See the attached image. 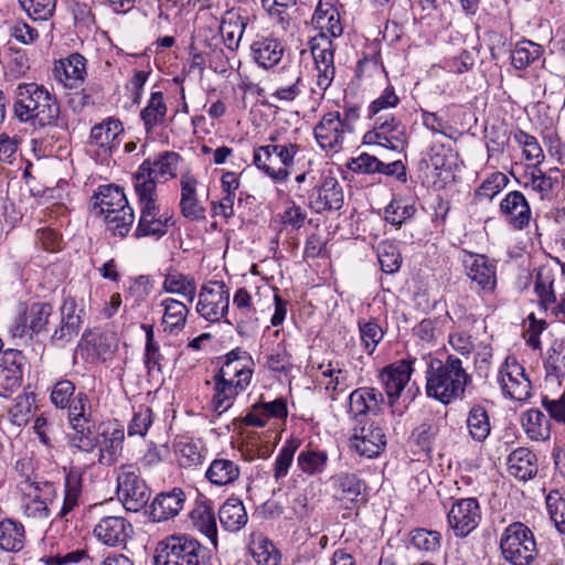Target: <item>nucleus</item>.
I'll return each instance as SVG.
<instances>
[{
  "label": "nucleus",
  "instance_id": "f257e3e1",
  "mask_svg": "<svg viewBox=\"0 0 565 565\" xmlns=\"http://www.w3.org/2000/svg\"><path fill=\"white\" fill-rule=\"evenodd\" d=\"M426 362V394L444 405L457 398H462L466 387L471 383V376L462 367V361L448 355L441 361L431 354L424 355Z\"/></svg>",
  "mask_w": 565,
  "mask_h": 565
},
{
  "label": "nucleus",
  "instance_id": "f03ea898",
  "mask_svg": "<svg viewBox=\"0 0 565 565\" xmlns=\"http://www.w3.org/2000/svg\"><path fill=\"white\" fill-rule=\"evenodd\" d=\"M14 114L20 121L33 126L63 127L60 124V104L44 86L21 83L15 90Z\"/></svg>",
  "mask_w": 565,
  "mask_h": 565
},
{
  "label": "nucleus",
  "instance_id": "7ed1b4c3",
  "mask_svg": "<svg viewBox=\"0 0 565 565\" xmlns=\"http://www.w3.org/2000/svg\"><path fill=\"white\" fill-rule=\"evenodd\" d=\"M209 550L189 534H172L157 544L154 565H209Z\"/></svg>",
  "mask_w": 565,
  "mask_h": 565
},
{
  "label": "nucleus",
  "instance_id": "20e7f679",
  "mask_svg": "<svg viewBox=\"0 0 565 565\" xmlns=\"http://www.w3.org/2000/svg\"><path fill=\"white\" fill-rule=\"evenodd\" d=\"M300 147L294 142L268 143L254 149L253 163L276 183L289 178L288 168L294 166Z\"/></svg>",
  "mask_w": 565,
  "mask_h": 565
},
{
  "label": "nucleus",
  "instance_id": "39448f33",
  "mask_svg": "<svg viewBox=\"0 0 565 565\" xmlns=\"http://www.w3.org/2000/svg\"><path fill=\"white\" fill-rule=\"evenodd\" d=\"M500 550L512 565H531L537 556L533 532L522 522L509 524L501 534Z\"/></svg>",
  "mask_w": 565,
  "mask_h": 565
},
{
  "label": "nucleus",
  "instance_id": "423d86ee",
  "mask_svg": "<svg viewBox=\"0 0 565 565\" xmlns=\"http://www.w3.org/2000/svg\"><path fill=\"white\" fill-rule=\"evenodd\" d=\"M181 160L180 153L174 151H163L153 159H146L134 174L135 189L142 190L143 193H157V183L160 179L168 181L177 177Z\"/></svg>",
  "mask_w": 565,
  "mask_h": 565
},
{
  "label": "nucleus",
  "instance_id": "0eeeda50",
  "mask_svg": "<svg viewBox=\"0 0 565 565\" xmlns=\"http://www.w3.org/2000/svg\"><path fill=\"white\" fill-rule=\"evenodd\" d=\"M135 192L138 198L140 217L134 236L136 238L147 236L162 237L167 234L169 227L173 225L172 215L168 212L160 213L156 192L143 193L139 189H135Z\"/></svg>",
  "mask_w": 565,
  "mask_h": 565
},
{
  "label": "nucleus",
  "instance_id": "6e6552de",
  "mask_svg": "<svg viewBox=\"0 0 565 565\" xmlns=\"http://www.w3.org/2000/svg\"><path fill=\"white\" fill-rule=\"evenodd\" d=\"M117 497L124 508L129 512L142 510L151 495L139 469L132 465H122L117 472Z\"/></svg>",
  "mask_w": 565,
  "mask_h": 565
},
{
  "label": "nucleus",
  "instance_id": "1a4fd4ad",
  "mask_svg": "<svg viewBox=\"0 0 565 565\" xmlns=\"http://www.w3.org/2000/svg\"><path fill=\"white\" fill-rule=\"evenodd\" d=\"M54 307L50 302L38 301L30 306L20 305L18 316L9 327V332L13 338L39 335L47 331V324Z\"/></svg>",
  "mask_w": 565,
  "mask_h": 565
},
{
  "label": "nucleus",
  "instance_id": "9d476101",
  "mask_svg": "<svg viewBox=\"0 0 565 565\" xmlns=\"http://www.w3.org/2000/svg\"><path fill=\"white\" fill-rule=\"evenodd\" d=\"M230 288L222 280L204 284L199 292L196 312L210 322H218L228 312Z\"/></svg>",
  "mask_w": 565,
  "mask_h": 565
},
{
  "label": "nucleus",
  "instance_id": "9b49d317",
  "mask_svg": "<svg viewBox=\"0 0 565 565\" xmlns=\"http://www.w3.org/2000/svg\"><path fill=\"white\" fill-rule=\"evenodd\" d=\"M498 384L502 393L513 401L525 402L532 396L531 380L514 356H508L501 365Z\"/></svg>",
  "mask_w": 565,
  "mask_h": 565
},
{
  "label": "nucleus",
  "instance_id": "f8f14e48",
  "mask_svg": "<svg viewBox=\"0 0 565 565\" xmlns=\"http://www.w3.org/2000/svg\"><path fill=\"white\" fill-rule=\"evenodd\" d=\"M481 521V508L476 498L456 500L447 514L449 527L457 537L468 536Z\"/></svg>",
  "mask_w": 565,
  "mask_h": 565
},
{
  "label": "nucleus",
  "instance_id": "ddd939ff",
  "mask_svg": "<svg viewBox=\"0 0 565 565\" xmlns=\"http://www.w3.org/2000/svg\"><path fill=\"white\" fill-rule=\"evenodd\" d=\"M58 311L60 323L51 334V342L53 344L65 345L79 333L81 326L83 323L81 316L83 309H78V305L74 296L64 294Z\"/></svg>",
  "mask_w": 565,
  "mask_h": 565
},
{
  "label": "nucleus",
  "instance_id": "4468645a",
  "mask_svg": "<svg viewBox=\"0 0 565 565\" xmlns=\"http://www.w3.org/2000/svg\"><path fill=\"white\" fill-rule=\"evenodd\" d=\"M310 50L317 70V86L326 92L335 74L333 43L326 34H318L310 42Z\"/></svg>",
  "mask_w": 565,
  "mask_h": 565
},
{
  "label": "nucleus",
  "instance_id": "2eb2a0df",
  "mask_svg": "<svg viewBox=\"0 0 565 565\" xmlns=\"http://www.w3.org/2000/svg\"><path fill=\"white\" fill-rule=\"evenodd\" d=\"M416 358L408 355L406 359L396 361L385 366L380 373V380L391 406L399 398L406 384L414 372Z\"/></svg>",
  "mask_w": 565,
  "mask_h": 565
},
{
  "label": "nucleus",
  "instance_id": "dca6fc26",
  "mask_svg": "<svg viewBox=\"0 0 565 565\" xmlns=\"http://www.w3.org/2000/svg\"><path fill=\"white\" fill-rule=\"evenodd\" d=\"M79 411V413H74V415L79 416H73L72 419L67 420L72 429L68 441L72 447L90 452L99 445L100 433L96 430L93 409L85 412L84 408H81Z\"/></svg>",
  "mask_w": 565,
  "mask_h": 565
},
{
  "label": "nucleus",
  "instance_id": "f3484780",
  "mask_svg": "<svg viewBox=\"0 0 565 565\" xmlns=\"http://www.w3.org/2000/svg\"><path fill=\"white\" fill-rule=\"evenodd\" d=\"M224 359L223 365L215 373L238 383L239 387L247 388L255 366L252 355L241 348H235L226 353Z\"/></svg>",
  "mask_w": 565,
  "mask_h": 565
},
{
  "label": "nucleus",
  "instance_id": "a211bd4d",
  "mask_svg": "<svg viewBox=\"0 0 565 565\" xmlns=\"http://www.w3.org/2000/svg\"><path fill=\"white\" fill-rule=\"evenodd\" d=\"M343 203V189L331 175L323 177L321 184L315 186L309 195V205L317 213L339 211Z\"/></svg>",
  "mask_w": 565,
  "mask_h": 565
},
{
  "label": "nucleus",
  "instance_id": "6ab92c4d",
  "mask_svg": "<svg viewBox=\"0 0 565 565\" xmlns=\"http://www.w3.org/2000/svg\"><path fill=\"white\" fill-rule=\"evenodd\" d=\"M93 533L99 542L107 546L125 547L132 537L134 527L125 518L109 515L99 520Z\"/></svg>",
  "mask_w": 565,
  "mask_h": 565
},
{
  "label": "nucleus",
  "instance_id": "aec40b11",
  "mask_svg": "<svg viewBox=\"0 0 565 565\" xmlns=\"http://www.w3.org/2000/svg\"><path fill=\"white\" fill-rule=\"evenodd\" d=\"M501 217L516 231L526 228L532 217L529 201L521 191H510L499 204Z\"/></svg>",
  "mask_w": 565,
  "mask_h": 565
},
{
  "label": "nucleus",
  "instance_id": "412c9836",
  "mask_svg": "<svg viewBox=\"0 0 565 565\" xmlns=\"http://www.w3.org/2000/svg\"><path fill=\"white\" fill-rule=\"evenodd\" d=\"M348 132L341 124V114L330 111L320 119L315 127V138L319 146L331 152H338L342 149L344 134Z\"/></svg>",
  "mask_w": 565,
  "mask_h": 565
},
{
  "label": "nucleus",
  "instance_id": "4be33fe9",
  "mask_svg": "<svg viewBox=\"0 0 565 565\" xmlns=\"http://www.w3.org/2000/svg\"><path fill=\"white\" fill-rule=\"evenodd\" d=\"M205 384H212L210 406L217 416L228 411L237 395L246 390V387H239L238 383L230 381V379L223 377L216 373H214L212 380L206 381Z\"/></svg>",
  "mask_w": 565,
  "mask_h": 565
},
{
  "label": "nucleus",
  "instance_id": "5701e85b",
  "mask_svg": "<svg viewBox=\"0 0 565 565\" xmlns=\"http://www.w3.org/2000/svg\"><path fill=\"white\" fill-rule=\"evenodd\" d=\"M352 447L360 456L374 458L381 455L386 447V436L383 429L374 424L364 426L351 439Z\"/></svg>",
  "mask_w": 565,
  "mask_h": 565
},
{
  "label": "nucleus",
  "instance_id": "b1692460",
  "mask_svg": "<svg viewBox=\"0 0 565 565\" xmlns=\"http://www.w3.org/2000/svg\"><path fill=\"white\" fill-rule=\"evenodd\" d=\"M196 185L198 180L190 171H185L181 174L180 211L182 216L191 221L205 218V207L198 200Z\"/></svg>",
  "mask_w": 565,
  "mask_h": 565
},
{
  "label": "nucleus",
  "instance_id": "393cba45",
  "mask_svg": "<svg viewBox=\"0 0 565 565\" xmlns=\"http://www.w3.org/2000/svg\"><path fill=\"white\" fill-rule=\"evenodd\" d=\"M331 488L335 500L344 503H355L366 489L364 480L352 472L342 471L331 477Z\"/></svg>",
  "mask_w": 565,
  "mask_h": 565
},
{
  "label": "nucleus",
  "instance_id": "a878e982",
  "mask_svg": "<svg viewBox=\"0 0 565 565\" xmlns=\"http://www.w3.org/2000/svg\"><path fill=\"white\" fill-rule=\"evenodd\" d=\"M185 493L180 488L159 493L151 504V516L156 522L174 518L183 509Z\"/></svg>",
  "mask_w": 565,
  "mask_h": 565
},
{
  "label": "nucleus",
  "instance_id": "bb28decb",
  "mask_svg": "<svg viewBox=\"0 0 565 565\" xmlns=\"http://www.w3.org/2000/svg\"><path fill=\"white\" fill-rule=\"evenodd\" d=\"M189 516L193 527L204 534L216 547L217 526L213 503L209 500H198Z\"/></svg>",
  "mask_w": 565,
  "mask_h": 565
},
{
  "label": "nucleus",
  "instance_id": "cd10ccee",
  "mask_svg": "<svg viewBox=\"0 0 565 565\" xmlns=\"http://www.w3.org/2000/svg\"><path fill=\"white\" fill-rule=\"evenodd\" d=\"M312 24L330 39L338 38L343 32L340 13L331 0H320L312 17Z\"/></svg>",
  "mask_w": 565,
  "mask_h": 565
},
{
  "label": "nucleus",
  "instance_id": "c85d7f7f",
  "mask_svg": "<svg viewBox=\"0 0 565 565\" xmlns=\"http://www.w3.org/2000/svg\"><path fill=\"white\" fill-rule=\"evenodd\" d=\"M508 471L520 481L533 479L539 470L536 455L525 447L514 449L508 457Z\"/></svg>",
  "mask_w": 565,
  "mask_h": 565
},
{
  "label": "nucleus",
  "instance_id": "c756f323",
  "mask_svg": "<svg viewBox=\"0 0 565 565\" xmlns=\"http://www.w3.org/2000/svg\"><path fill=\"white\" fill-rule=\"evenodd\" d=\"M58 81L67 88H78L86 76V58L79 53L71 54L55 66Z\"/></svg>",
  "mask_w": 565,
  "mask_h": 565
},
{
  "label": "nucleus",
  "instance_id": "7c9ffc66",
  "mask_svg": "<svg viewBox=\"0 0 565 565\" xmlns=\"http://www.w3.org/2000/svg\"><path fill=\"white\" fill-rule=\"evenodd\" d=\"M384 402L383 394L374 387H359L349 396L348 413L353 419L365 416Z\"/></svg>",
  "mask_w": 565,
  "mask_h": 565
},
{
  "label": "nucleus",
  "instance_id": "2f4dec72",
  "mask_svg": "<svg viewBox=\"0 0 565 565\" xmlns=\"http://www.w3.org/2000/svg\"><path fill=\"white\" fill-rule=\"evenodd\" d=\"M470 279L480 286L481 289L492 291L497 284L495 267L483 255H470L465 260Z\"/></svg>",
  "mask_w": 565,
  "mask_h": 565
},
{
  "label": "nucleus",
  "instance_id": "473e14b6",
  "mask_svg": "<svg viewBox=\"0 0 565 565\" xmlns=\"http://www.w3.org/2000/svg\"><path fill=\"white\" fill-rule=\"evenodd\" d=\"M250 50L255 62L266 70L277 65L285 51L281 42L274 38H262L254 41Z\"/></svg>",
  "mask_w": 565,
  "mask_h": 565
},
{
  "label": "nucleus",
  "instance_id": "72a5a7b5",
  "mask_svg": "<svg viewBox=\"0 0 565 565\" xmlns=\"http://www.w3.org/2000/svg\"><path fill=\"white\" fill-rule=\"evenodd\" d=\"M218 520L225 531L235 533L246 525L248 515L243 502L232 497L220 507Z\"/></svg>",
  "mask_w": 565,
  "mask_h": 565
},
{
  "label": "nucleus",
  "instance_id": "f704fd0d",
  "mask_svg": "<svg viewBox=\"0 0 565 565\" xmlns=\"http://www.w3.org/2000/svg\"><path fill=\"white\" fill-rule=\"evenodd\" d=\"M526 436L535 441H545L551 437L552 423L548 416L537 408H531L521 416Z\"/></svg>",
  "mask_w": 565,
  "mask_h": 565
},
{
  "label": "nucleus",
  "instance_id": "c9c22d12",
  "mask_svg": "<svg viewBox=\"0 0 565 565\" xmlns=\"http://www.w3.org/2000/svg\"><path fill=\"white\" fill-rule=\"evenodd\" d=\"M168 107L162 92H153L147 102L146 107L140 111V119L143 124L147 136L162 126L166 121Z\"/></svg>",
  "mask_w": 565,
  "mask_h": 565
},
{
  "label": "nucleus",
  "instance_id": "e433bc0d",
  "mask_svg": "<svg viewBox=\"0 0 565 565\" xmlns=\"http://www.w3.org/2000/svg\"><path fill=\"white\" fill-rule=\"evenodd\" d=\"M241 476L237 462L227 458H215L205 471V478L214 486L233 484Z\"/></svg>",
  "mask_w": 565,
  "mask_h": 565
},
{
  "label": "nucleus",
  "instance_id": "4c0bfd02",
  "mask_svg": "<svg viewBox=\"0 0 565 565\" xmlns=\"http://www.w3.org/2000/svg\"><path fill=\"white\" fill-rule=\"evenodd\" d=\"M161 307L163 308L162 323L164 324V331L170 334L181 332L190 312L186 305L174 298H167L161 301Z\"/></svg>",
  "mask_w": 565,
  "mask_h": 565
},
{
  "label": "nucleus",
  "instance_id": "58836bf2",
  "mask_svg": "<svg viewBox=\"0 0 565 565\" xmlns=\"http://www.w3.org/2000/svg\"><path fill=\"white\" fill-rule=\"evenodd\" d=\"M125 439L122 429H113L110 433L102 431L99 438L98 462L103 466L116 463L122 452V443Z\"/></svg>",
  "mask_w": 565,
  "mask_h": 565
},
{
  "label": "nucleus",
  "instance_id": "ea45409f",
  "mask_svg": "<svg viewBox=\"0 0 565 565\" xmlns=\"http://www.w3.org/2000/svg\"><path fill=\"white\" fill-rule=\"evenodd\" d=\"M248 19L236 11H227L222 20L220 31L227 49L234 51L238 47Z\"/></svg>",
  "mask_w": 565,
  "mask_h": 565
},
{
  "label": "nucleus",
  "instance_id": "a19ab883",
  "mask_svg": "<svg viewBox=\"0 0 565 565\" xmlns=\"http://www.w3.org/2000/svg\"><path fill=\"white\" fill-rule=\"evenodd\" d=\"M83 470L78 467L71 468L66 473L64 500L58 513L61 518H65L78 505V499L83 488Z\"/></svg>",
  "mask_w": 565,
  "mask_h": 565
},
{
  "label": "nucleus",
  "instance_id": "79ce46f5",
  "mask_svg": "<svg viewBox=\"0 0 565 565\" xmlns=\"http://www.w3.org/2000/svg\"><path fill=\"white\" fill-rule=\"evenodd\" d=\"M24 526L12 519L0 522V547L7 552H19L24 546Z\"/></svg>",
  "mask_w": 565,
  "mask_h": 565
},
{
  "label": "nucleus",
  "instance_id": "37998d69",
  "mask_svg": "<svg viewBox=\"0 0 565 565\" xmlns=\"http://www.w3.org/2000/svg\"><path fill=\"white\" fill-rule=\"evenodd\" d=\"M466 423L469 435L473 440L482 443L490 435V417L482 405L476 404L470 408Z\"/></svg>",
  "mask_w": 565,
  "mask_h": 565
},
{
  "label": "nucleus",
  "instance_id": "c03bdc74",
  "mask_svg": "<svg viewBox=\"0 0 565 565\" xmlns=\"http://www.w3.org/2000/svg\"><path fill=\"white\" fill-rule=\"evenodd\" d=\"M328 460L329 457L327 451L307 447L299 452L297 457V466L302 473L316 476L326 470Z\"/></svg>",
  "mask_w": 565,
  "mask_h": 565
},
{
  "label": "nucleus",
  "instance_id": "a18cd8bd",
  "mask_svg": "<svg viewBox=\"0 0 565 565\" xmlns=\"http://www.w3.org/2000/svg\"><path fill=\"white\" fill-rule=\"evenodd\" d=\"M163 289L170 294H178L184 297L189 302H193L196 295L195 280L182 273H169L164 277Z\"/></svg>",
  "mask_w": 565,
  "mask_h": 565
},
{
  "label": "nucleus",
  "instance_id": "49530a36",
  "mask_svg": "<svg viewBox=\"0 0 565 565\" xmlns=\"http://www.w3.org/2000/svg\"><path fill=\"white\" fill-rule=\"evenodd\" d=\"M554 273L548 267H540L535 275L534 291L539 298L540 305L548 309L556 302V296L553 290Z\"/></svg>",
  "mask_w": 565,
  "mask_h": 565
},
{
  "label": "nucleus",
  "instance_id": "de8ad7c7",
  "mask_svg": "<svg viewBox=\"0 0 565 565\" xmlns=\"http://www.w3.org/2000/svg\"><path fill=\"white\" fill-rule=\"evenodd\" d=\"M546 379H554L561 383L565 377V339L554 341L547 351V358L544 362Z\"/></svg>",
  "mask_w": 565,
  "mask_h": 565
},
{
  "label": "nucleus",
  "instance_id": "09e8293b",
  "mask_svg": "<svg viewBox=\"0 0 565 565\" xmlns=\"http://www.w3.org/2000/svg\"><path fill=\"white\" fill-rule=\"evenodd\" d=\"M124 131L122 122L119 119L109 117L100 124L95 125L90 130V141L100 148L109 147L110 143Z\"/></svg>",
  "mask_w": 565,
  "mask_h": 565
},
{
  "label": "nucleus",
  "instance_id": "8fccbe9b",
  "mask_svg": "<svg viewBox=\"0 0 565 565\" xmlns=\"http://www.w3.org/2000/svg\"><path fill=\"white\" fill-rule=\"evenodd\" d=\"M358 327L361 345L366 354L372 355L379 343L383 340L385 333L377 321L373 318L367 320L359 319Z\"/></svg>",
  "mask_w": 565,
  "mask_h": 565
},
{
  "label": "nucleus",
  "instance_id": "3c124183",
  "mask_svg": "<svg viewBox=\"0 0 565 565\" xmlns=\"http://www.w3.org/2000/svg\"><path fill=\"white\" fill-rule=\"evenodd\" d=\"M543 47L532 41L519 42L511 52V63L516 70H525L543 54Z\"/></svg>",
  "mask_w": 565,
  "mask_h": 565
},
{
  "label": "nucleus",
  "instance_id": "603ef678",
  "mask_svg": "<svg viewBox=\"0 0 565 565\" xmlns=\"http://www.w3.org/2000/svg\"><path fill=\"white\" fill-rule=\"evenodd\" d=\"M416 211L414 203H405L402 199H393L384 209V220L399 228L414 217Z\"/></svg>",
  "mask_w": 565,
  "mask_h": 565
},
{
  "label": "nucleus",
  "instance_id": "864d4df0",
  "mask_svg": "<svg viewBox=\"0 0 565 565\" xmlns=\"http://www.w3.org/2000/svg\"><path fill=\"white\" fill-rule=\"evenodd\" d=\"M174 449L181 467L191 468L203 463L204 454L200 443L181 440L174 445Z\"/></svg>",
  "mask_w": 565,
  "mask_h": 565
},
{
  "label": "nucleus",
  "instance_id": "5fc2aeb1",
  "mask_svg": "<svg viewBox=\"0 0 565 565\" xmlns=\"http://www.w3.org/2000/svg\"><path fill=\"white\" fill-rule=\"evenodd\" d=\"M103 99V89L97 83H88L79 92L70 95L68 105L75 111L79 113L86 106H94Z\"/></svg>",
  "mask_w": 565,
  "mask_h": 565
},
{
  "label": "nucleus",
  "instance_id": "6e6d98bb",
  "mask_svg": "<svg viewBox=\"0 0 565 565\" xmlns=\"http://www.w3.org/2000/svg\"><path fill=\"white\" fill-rule=\"evenodd\" d=\"M439 434V425L433 420H425L412 431V439L427 456L433 451V446Z\"/></svg>",
  "mask_w": 565,
  "mask_h": 565
},
{
  "label": "nucleus",
  "instance_id": "4d7b16f0",
  "mask_svg": "<svg viewBox=\"0 0 565 565\" xmlns=\"http://www.w3.org/2000/svg\"><path fill=\"white\" fill-rule=\"evenodd\" d=\"M300 439L290 438L285 441L280 448L274 463V478L276 481L285 478L288 475L289 468L294 461V456L300 447Z\"/></svg>",
  "mask_w": 565,
  "mask_h": 565
},
{
  "label": "nucleus",
  "instance_id": "13d9d810",
  "mask_svg": "<svg viewBox=\"0 0 565 565\" xmlns=\"http://www.w3.org/2000/svg\"><path fill=\"white\" fill-rule=\"evenodd\" d=\"M377 258L381 269L386 274H394L401 268L402 255L393 242L383 241L379 244Z\"/></svg>",
  "mask_w": 565,
  "mask_h": 565
},
{
  "label": "nucleus",
  "instance_id": "bf43d9fd",
  "mask_svg": "<svg viewBox=\"0 0 565 565\" xmlns=\"http://www.w3.org/2000/svg\"><path fill=\"white\" fill-rule=\"evenodd\" d=\"M250 553L258 565H279L280 553L271 541L260 537L250 545Z\"/></svg>",
  "mask_w": 565,
  "mask_h": 565
},
{
  "label": "nucleus",
  "instance_id": "052dcab7",
  "mask_svg": "<svg viewBox=\"0 0 565 565\" xmlns=\"http://www.w3.org/2000/svg\"><path fill=\"white\" fill-rule=\"evenodd\" d=\"M441 535L438 531L415 529L409 533V544L420 552H436L440 547Z\"/></svg>",
  "mask_w": 565,
  "mask_h": 565
},
{
  "label": "nucleus",
  "instance_id": "680f3d73",
  "mask_svg": "<svg viewBox=\"0 0 565 565\" xmlns=\"http://www.w3.org/2000/svg\"><path fill=\"white\" fill-rule=\"evenodd\" d=\"M107 230L114 237L124 238L127 236L135 221L132 209H126L120 213L108 214L104 217Z\"/></svg>",
  "mask_w": 565,
  "mask_h": 565
},
{
  "label": "nucleus",
  "instance_id": "e2e57ef3",
  "mask_svg": "<svg viewBox=\"0 0 565 565\" xmlns=\"http://www.w3.org/2000/svg\"><path fill=\"white\" fill-rule=\"evenodd\" d=\"M141 328L146 332L145 365L149 373L154 369L161 372V361L163 356L160 353L159 343L154 340L153 326L141 324Z\"/></svg>",
  "mask_w": 565,
  "mask_h": 565
},
{
  "label": "nucleus",
  "instance_id": "0e129e2a",
  "mask_svg": "<svg viewBox=\"0 0 565 565\" xmlns=\"http://www.w3.org/2000/svg\"><path fill=\"white\" fill-rule=\"evenodd\" d=\"M514 140L523 148V156L526 160H535L536 167L544 160V152L536 137L519 129L514 134Z\"/></svg>",
  "mask_w": 565,
  "mask_h": 565
},
{
  "label": "nucleus",
  "instance_id": "69168bd1",
  "mask_svg": "<svg viewBox=\"0 0 565 565\" xmlns=\"http://www.w3.org/2000/svg\"><path fill=\"white\" fill-rule=\"evenodd\" d=\"M536 172L532 173L531 177V185L534 191L540 193L542 200H550L552 196V192L555 189V186L558 185L559 181L557 177H553V172H559V170L551 169L550 173H544L541 169L536 168Z\"/></svg>",
  "mask_w": 565,
  "mask_h": 565
},
{
  "label": "nucleus",
  "instance_id": "338daca9",
  "mask_svg": "<svg viewBox=\"0 0 565 565\" xmlns=\"http://www.w3.org/2000/svg\"><path fill=\"white\" fill-rule=\"evenodd\" d=\"M510 180L502 172H493L486 180L482 181L480 186L476 190V196L479 199L492 200L499 194L508 184Z\"/></svg>",
  "mask_w": 565,
  "mask_h": 565
},
{
  "label": "nucleus",
  "instance_id": "774afa93",
  "mask_svg": "<svg viewBox=\"0 0 565 565\" xmlns=\"http://www.w3.org/2000/svg\"><path fill=\"white\" fill-rule=\"evenodd\" d=\"M546 507L556 530L565 534V499L557 491L551 492L546 497Z\"/></svg>",
  "mask_w": 565,
  "mask_h": 565
}]
</instances>
